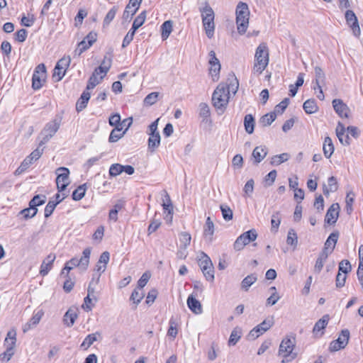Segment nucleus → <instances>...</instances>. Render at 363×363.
<instances>
[{
    "label": "nucleus",
    "mask_w": 363,
    "mask_h": 363,
    "mask_svg": "<svg viewBox=\"0 0 363 363\" xmlns=\"http://www.w3.org/2000/svg\"><path fill=\"white\" fill-rule=\"evenodd\" d=\"M210 74L211 75L213 81H217L218 79V75L220 70V65L216 62L215 64H210Z\"/></svg>",
    "instance_id": "3c124183"
},
{
    "label": "nucleus",
    "mask_w": 363,
    "mask_h": 363,
    "mask_svg": "<svg viewBox=\"0 0 363 363\" xmlns=\"http://www.w3.org/2000/svg\"><path fill=\"white\" fill-rule=\"evenodd\" d=\"M242 335V329L237 326L231 332L230 338L228 340L229 345H235L240 340Z\"/></svg>",
    "instance_id": "cd10ccee"
},
{
    "label": "nucleus",
    "mask_w": 363,
    "mask_h": 363,
    "mask_svg": "<svg viewBox=\"0 0 363 363\" xmlns=\"http://www.w3.org/2000/svg\"><path fill=\"white\" fill-rule=\"evenodd\" d=\"M349 339L350 331L347 329L342 330L338 338L330 343L329 350L333 352L344 349L347 345Z\"/></svg>",
    "instance_id": "6e6552de"
},
{
    "label": "nucleus",
    "mask_w": 363,
    "mask_h": 363,
    "mask_svg": "<svg viewBox=\"0 0 363 363\" xmlns=\"http://www.w3.org/2000/svg\"><path fill=\"white\" fill-rule=\"evenodd\" d=\"M135 31L136 30L131 28L128 32V33L126 34V35L125 36V38L123 40L122 47L123 48L127 47L130 43V42L133 40Z\"/></svg>",
    "instance_id": "69168bd1"
},
{
    "label": "nucleus",
    "mask_w": 363,
    "mask_h": 363,
    "mask_svg": "<svg viewBox=\"0 0 363 363\" xmlns=\"http://www.w3.org/2000/svg\"><path fill=\"white\" fill-rule=\"evenodd\" d=\"M267 155V149L264 146L256 147L253 151L252 156L254 159L255 164H259Z\"/></svg>",
    "instance_id": "a211bd4d"
},
{
    "label": "nucleus",
    "mask_w": 363,
    "mask_h": 363,
    "mask_svg": "<svg viewBox=\"0 0 363 363\" xmlns=\"http://www.w3.org/2000/svg\"><path fill=\"white\" fill-rule=\"evenodd\" d=\"M38 213L37 208H32L29 206L28 208H24L19 212V214L22 215L24 219L33 218Z\"/></svg>",
    "instance_id": "37998d69"
},
{
    "label": "nucleus",
    "mask_w": 363,
    "mask_h": 363,
    "mask_svg": "<svg viewBox=\"0 0 363 363\" xmlns=\"http://www.w3.org/2000/svg\"><path fill=\"white\" fill-rule=\"evenodd\" d=\"M89 99L90 93L87 91H84L76 104V110L80 112L84 109L87 106Z\"/></svg>",
    "instance_id": "aec40b11"
},
{
    "label": "nucleus",
    "mask_w": 363,
    "mask_h": 363,
    "mask_svg": "<svg viewBox=\"0 0 363 363\" xmlns=\"http://www.w3.org/2000/svg\"><path fill=\"white\" fill-rule=\"evenodd\" d=\"M203 276L205 277L206 279L208 281H213L214 280V267H205L201 268Z\"/></svg>",
    "instance_id": "6e6d98bb"
},
{
    "label": "nucleus",
    "mask_w": 363,
    "mask_h": 363,
    "mask_svg": "<svg viewBox=\"0 0 363 363\" xmlns=\"http://www.w3.org/2000/svg\"><path fill=\"white\" fill-rule=\"evenodd\" d=\"M264 333V330L257 325L250 331L247 338L249 340H255Z\"/></svg>",
    "instance_id": "ea45409f"
},
{
    "label": "nucleus",
    "mask_w": 363,
    "mask_h": 363,
    "mask_svg": "<svg viewBox=\"0 0 363 363\" xmlns=\"http://www.w3.org/2000/svg\"><path fill=\"white\" fill-rule=\"evenodd\" d=\"M315 83L316 86L323 84L325 79V75L323 70L318 66L315 67Z\"/></svg>",
    "instance_id": "a19ab883"
},
{
    "label": "nucleus",
    "mask_w": 363,
    "mask_h": 363,
    "mask_svg": "<svg viewBox=\"0 0 363 363\" xmlns=\"http://www.w3.org/2000/svg\"><path fill=\"white\" fill-rule=\"evenodd\" d=\"M150 278V274L147 272H145L138 281V289L141 290L148 282Z\"/></svg>",
    "instance_id": "680f3d73"
},
{
    "label": "nucleus",
    "mask_w": 363,
    "mask_h": 363,
    "mask_svg": "<svg viewBox=\"0 0 363 363\" xmlns=\"http://www.w3.org/2000/svg\"><path fill=\"white\" fill-rule=\"evenodd\" d=\"M255 118L251 114H247L244 118V126L245 131L252 134L254 132L255 128Z\"/></svg>",
    "instance_id": "c85d7f7f"
},
{
    "label": "nucleus",
    "mask_w": 363,
    "mask_h": 363,
    "mask_svg": "<svg viewBox=\"0 0 363 363\" xmlns=\"http://www.w3.org/2000/svg\"><path fill=\"white\" fill-rule=\"evenodd\" d=\"M123 172L122 164L116 163L111 165L109 174L111 177H116Z\"/></svg>",
    "instance_id": "bf43d9fd"
},
{
    "label": "nucleus",
    "mask_w": 363,
    "mask_h": 363,
    "mask_svg": "<svg viewBox=\"0 0 363 363\" xmlns=\"http://www.w3.org/2000/svg\"><path fill=\"white\" fill-rule=\"evenodd\" d=\"M56 258V256L53 253H50L47 256V257L43 261L41 266L40 274L42 276H45L48 274L49 271L51 269L52 267V264Z\"/></svg>",
    "instance_id": "4468645a"
},
{
    "label": "nucleus",
    "mask_w": 363,
    "mask_h": 363,
    "mask_svg": "<svg viewBox=\"0 0 363 363\" xmlns=\"http://www.w3.org/2000/svg\"><path fill=\"white\" fill-rule=\"evenodd\" d=\"M14 354V351L12 350V347L6 349V351L0 354V361L7 362Z\"/></svg>",
    "instance_id": "052dcab7"
},
{
    "label": "nucleus",
    "mask_w": 363,
    "mask_h": 363,
    "mask_svg": "<svg viewBox=\"0 0 363 363\" xmlns=\"http://www.w3.org/2000/svg\"><path fill=\"white\" fill-rule=\"evenodd\" d=\"M172 25L173 23L172 21H166L162 23L161 26V35L162 40L168 38L172 31Z\"/></svg>",
    "instance_id": "c756f323"
},
{
    "label": "nucleus",
    "mask_w": 363,
    "mask_h": 363,
    "mask_svg": "<svg viewBox=\"0 0 363 363\" xmlns=\"http://www.w3.org/2000/svg\"><path fill=\"white\" fill-rule=\"evenodd\" d=\"M144 297V294L143 291H139L138 289H134L130 296V301L133 302L136 306L140 303L141 300Z\"/></svg>",
    "instance_id": "4d7b16f0"
},
{
    "label": "nucleus",
    "mask_w": 363,
    "mask_h": 363,
    "mask_svg": "<svg viewBox=\"0 0 363 363\" xmlns=\"http://www.w3.org/2000/svg\"><path fill=\"white\" fill-rule=\"evenodd\" d=\"M214 233V224L210 217L206 218V224L203 227V235L208 238L209 240H212Z\"/></svg>",
    "instance_id": "bb28decb"
},
{
    "label": "nucleus",
    "mask_w": 363,
    "mask_h": 363,
    "mask_svg": "<svg viewBox=\"0 0 363 363\" xmlns=\"http://www.w3.org/2000/svg\"><path fill=\"white\" fill-rule=\"evenodd\" d=\"M111 62H112V55L110 54L109 57L107 61V65H101L99 67L95 69V70H97V72H99V74H103V75L101 76V79H104V77L106 76V74L110 69L111 66Z\"/></svg>",
    "instance_id": "58836bf2"
},
{
    "label": "nucleus",
    "mask_w": 363,
    "mask_h": 363,
    "mask_svg": "<svg viewBox=\"0 0 363 363\" xmlns=\"http://www.w3.org/2000/svg\"><path fill=\"white\" fill-rule=\"evenodd\" d=\"M286 242L288 245L296 247L298 244V237L294 229H290L288 232Z\"/></svg>",
    "instance_id": "a18cd8bd"
},
{
    "label": "nucleus",
    "mask_w": 363,
    "mask_h": 363,
    "mask_svg": "<svg viewBox=\"0 0 363 363\" xmlns=\"http://www.w3.org/2000/svg\"><path fill=\"white\" fill-rule=\"evenodd\" d=\"M257 238L255 229H251L241 234L235 241L233 247L236 251L242 250L245 245L255 241Z\"/></svg>",
    "instance_id": "423d86ee"
},
{
    "label": "nucleus",
    "mask_w": 363,
    "mask_h": 363,
    "mask_svg": "<svg viewBox=\"0 0 363 363\" xmlns=\"http://www.w3.org/2000/svg\"><path fill=\"white\" fill-rule=\"evenodd\" d=\"M43 315L44 312L43 310H39L38 311L34 313L30 320L23 327V333H26L32 328L36 326L39 323Z\"/></svg>",
    "instance_id": "2eb2a0df"
},
{
    "label": "nucleus",
    "mask_w": 363,
    "mask_h": 363,
    "mask_svg": "<svg viewBox=\"0 0 363 363\" xmlns=\"http://www.w3.org/2000/svg\"><path fill=\"white\" fill-rule=\"evenodd\" d=\"M228 84L225 86L226 91L228 94L232 92L233 94H235L239 87V82L235 74H233L228 79Z\"/></svg>",
    "instance_id": "393cba45"
},
{
    "label": "nucleus",
    "mask_w": 363,
    "mask_h": 363,
    "mask_svg": "<svg viewBox=\"0 0 363 363\" xmlns=\"http://www.w3.org/2000/svg\"><path fill=\"white\" fill-rule=\"evenodd\" d=\"M160 135L155 134V135H150L148 139V149L153 152L160 144Z\"/></svg>",
    "instance_id": "7c9ffc66"
},
{
    "label": "nucleus",
    "mask_w": 363,
    "mask_h": 363,
    "mask_svg": "<svg viewBox=\"0 0 363 363\" xmlns=\"http://www.w3.org/2000/svg\"><path fill=\"white\" fill-rule=\"evenodd\" d=\"M330 320L329 315H324L320 320H318L315 323L313 329V333L317 335L319 332L321 331L319 337L323 335V330L326 328Z\"/></svg>",
    "instance_id": "f3484780"
},
{
    "label": "nucleus",
    "mask_w": 363,
    "mask_h": 363,
    "mask_svg": "<svg viewBox=\"0 0 363 363\" xmlns=\"http://www.w3.org/2000/svg\"><path fill=\"white\" fill-rule=\"evenodd\" d=\"M345 128L342 123H338L336 128V135L340 143L343 145L348 146L350 144V139L348 135H345Z\"/></svg>",
    "instance_id": "dca6fc26"
},
{
    "label": "nucleus",
    "mask_w": 363,
    "mask_h": 363,
    "mask_svg": "<svg viewBox=\"0 0 363 363\" xmlns=\"http://www.w3.org/2000/svg\"><path fill=\"white\" fill-rule=\"evenodd\" d=\"M86 188V184H82L79 186L73 192H72V199L74 201H80L85 195Z\"/></svg>",
    "instance_id": "72a5a7b5"
},
{
    "label": "nucleus",
    "mask_w": 363,
    "mask_h": 363,
    "mask_svg": "<svg viewBox=\"0 0 363 363\" xmlns=\"http://www.w3.org/2000/svg\"><path fill=\"white\" fill-rule=\"evenodd\" d=\"M294 347L295 337L287 336L282 340L278 352L279 356L283 357L281 363L289 362L296 357V353L293 352Z\"/></svg>",
    "instance_id": "7ed1b4c3"
},
{
    "label": "nucleus",
    "mask_w": 363,
    "mask_h": 363,
    "mask_svg": "<svg viewBox=\"0 0 363 363\" xmlns=\"http://www.w3.org/2000/svg\"><path fill=\"white\" fill-rule=\"evenodd\" d=\"M16 343V331L14 329L9 330L7 333L6 337L4 340V346L6 348L12 347V350L14 351V347Z\"/></svg>",
    "instance_id": "b1692460"
},
{
    "label": "nucleus",
    "mask_w": 363,
    "mask_h": 363,
    "mask_svg": "<svg viewBox=\"0 0 363 363\" xmlns=\"http://www.w3.org/2000/svg\"><path fill=\"white\" fill-rule=\"evenodd\" d=\"M122 128L117 127L116 129H113L109 135L108 140L110 143H115L118 141L120 138H121L125 132L121 133Z\"/></svg>",
    "instance_id": "de8ad7c7"
},
{
    "label": "nucleus",
    "mask_w": 363,
    "mask_h": 363,
    "mask_svg": "<svg viewBox=\"0 0 363 363\" xmlns=\"http://www.w3.org/2000/svg\"><path fill=\"white\" fill-rule=\"evenodd\" d=\"M166 201L167 203L164 202L162 203L163 208L164 210V213L166 212L168 213L169 215H170V220H172V216H173V206L171 202L170 197L169 194L166 192L165 194Z\"/></svg>",
    "instance_id": "8fccbe9b"
},
{
    "label": "nucleus",
    "mask_w": 363,
    "mask_h": 363,
    "mask_svg": "<svg viewBox=\"0 0 363 363\" xmlns=\"http://www.w3.org/2000/svg\"><path fill=\"white\" fill-rule=\"evenodd\" d=\"M90 255L91 248L86 247L84 250L82 256L79 259L77 257H74L66 263L72 267V268L74 267L80 266L81 267H83L84 269H86L89 263Z\"/></svg>",
    "instance_id": "9b49d317"
},
{
    "label": "nucleus",
    "mask_w": 363,
    "mask_h": 363,
    "mask_svg": "<svg viewBox=\"0 0 363 363\" xmlns=\"http://www.w3.org/2000/svg\"><path fill=\"white\" fill-rule=\"evenodd\" d=\"M71 62V58L69 56H65L61 58L56 64V69H59V67L62 69L67 71Z\"/></svg>",
    "instance_id": "5fc2aeb1"
},
{
    "label": "nucleus",
    "mask_w": 363,
    "mask_h": 363,
    "mask_svg": "<svg viewBox=\"0 0 363 363\" xmlns=\"http://www.w3.org/2000/svg\"><path fill=\"white\" fill-rule=\"evenodd\" d=\"M303 110L308 114H312L318 111V107L313 99L306 100L303 105Z\"/></svg>",
    "instance_id": "a878e982"
},
{
    "label": "nucleus",
    "mask_w": 363,
    "mask_h": 363,
    "mask_svg": "<svg viewBox=\"0 0 363 363\" xmlns=\"http://www.w3.org/2000/svg\"><path fill=\"white\" fill-rule=\"evenodd\" d=\"M43 149L44 148L41 147L39 145L38 147L28 155V157L32 159L33 162L38 160L41 157L43 152Z\"/></svg>",
    "instance_id": "774afa93"
},
{
    "label": "nucleus",
    "mask_w": 363,
    "mask_h": 363,
    "mask_svg": "<svg viewBox=\"0 0 363 363\" xmlns=\"http://www.w3.org/2000/svg\"><path fill=\"white\" fill-rule=\"evenodd\" d=\"M257 279L256 274H252L247 276L241 283L242 289L245 291H248L250 286H251Z\"/></svg>",
    "instance_id": "473e14b6"
},
{
    "label": "nucleus",
    "mask_w": 363,
    "mask_h": 363,
    "mask_svg": "<svg viewBox=\"0 0 363 363\" xmlns=\"http://www.w3.org/2000/svg\"><path fill=\"white\" fill-rule=\"evenodd\" d=\"M57 174L56 178L57 188L59 192L64 191L69 184V170L67 167H61L56 169Z\"/></svg>",
    "instance_id": "0eeeda50"
},
{
    "label": "nucleus",
    "mask_w": 363,
    "mask_h": 363,
    "mask_svg": "<svg viewBox=\"0 0 363 363\" xmlns=\"http://www.w3.org/2000/svg\"><path fill=\"white\" fill-rule=\"evenodd\" d=\"M60 125V120L55 119L54 121L48 123L43 129V134L44 135L43 140L40 143V146L43 145L56 133Z\"/></svg>",
    "instance_id": "9d476101"
},
{
    "label": "nucleus",
    "mask_w": 363,
    "mask_h": 363,
    "mask_svg": "<svg viewBox=\"0 0 363 363\" xmlns=\"http://www.w3.org/2000/svg\"><path fill=\"white\" fill-rule=\"evenodd\" d=\"M289 156L287 153H282L278 155H275L272 158L271 164L273 165H279L282 162L287 161Z\"/></svg>",
    "instance_id": "603ef678"
},
{
    "label": "nucleus",
    "mask_w": 363,
    "mask_h": 363,
    "mask_svg": "<svg viewBox=\"0 0 363 363\" xmlns=\"http://www.w3.org/2000/svg\"><path fill=\"white\" fill-rule=\"evenodd\" d=\"M229 99L230 95L226 91L225 85L219 84L212 96L213 105L216 108L220 109L223 112L228 104Z\"/></svg>",
    "instance_id": "39448f33"
},
{
    "label": "nucleus",
    "mask_w": 363,
    "mask_h": 363,
    "mask_svg": "<svg viewBox=\"0 0 363 363\" xmlns=\"http://www.w3.org/2000/svg\"><path fill=\"white\" fill-rule=\"evenodd\" d=\"M118 7L113 6L106 14V16L104 18V25H109L110 23L113 21V19L115 18V16L117 13Z\"/></svg>",
    "instance_id": "13d9d810"
},
{
    "label": "nucleus",
    "mask_w": 363,
    "mask_h": 363,
    "mask_svg": "<svg viewBox=\"0 0 363 363\" xmlns=\"http://www.w3.org/2000/svg\"><path fill=\"white\" fill-rule=\"evenodd\" d=\"M33 161L28 156L26 157L24 160L21 162V165L16 169L14 174L15 175H20L23 172H24L31 164H33Z\"/></svg>",
    "instance_id": "f704fd0d"
},
{
    "label": "nucleus",
    "mask_w": 363,
    "mask_h": 363,
    "mask_svg": "<svg viewBox=\"0 0 363 363\" xmlns=\"http://www.w3.org/2000/svg\"><path fill=\"white\" fill-rule=\"evenodd\" d=\"M123 207V203L121 201L116 203L113 206V208L111 209L109 212L108 218L110 220L113 221H116L118 220V213L120 210H121Z\"/></svg>",
    "instance_id": "c03bdc74"
},
{
    "label": "nucleus",
    "mask_w": 363,
    "mask_h": 363,
    "mask_svg": "<svg viewBox=\"0 0 363 363\" xmlns=\"http://www.w3.org/2000/svg\"><path fill=\"white\" fill-rule=\"evenodd\" d=\"M199 265L200 268H203V267H213V263L210 259V257L205 254L204 252H202L201 255V257L199 260Z\"/></svg>",
    "instance_id": "49530a36"
},
{
    "label": "nucleus",
    "mask_w": 363,
    "mask_h": 363,
    "mask_svg": "<svg viewBox=\"0 0 363 363\" xmlns=\"http://www.w3.org/2000/svg\"><path fill=\"white\" fill-rule=\"evenodd\" d=\"M255 62L253 70L255 72L262 73L269 62L268 48L264 43L260 44L255 52Z\"/></svg>",
    "instance_id": "20e7f679"
},
{
    "label": "nucleus",
    "mask_w": 363,
    "mask_h": 363,
    "mask_svg": "<svg viewBox=\"0 0 363 363\" xmlns=\"http://www.w3.org/2000/svg\"><path fill=\"white\" fill-rule=\"evenodd\" d=\"M46 201V196L45 195H35L30 201L29 206L32 208H37L39 206L44 204Z\"/></svg>",
    "instance_id": "c9c22d12"
},
{
    "label": "nucleus",
    "mask_w": 363,
    "mask_h": 363,
    "mask_svg": "<svg viewBox=\"0 0 363 363\" xmlns=\"http://www.w3.org/2000/svg\"><path fill=\"white\" fill-rule=\"evenodd\" d=\"M199 115L206 118L210 116V108L207 104L201 103L199 105Z\"/></svg>",
    "instance_id": "e2e57ef3"
},
{
    "label": "nucleus",
    "mask_w": 363,
    "mask_h": 363,
    "mask_svg": "<svg viewBox=\"0 0 363 363\" xmlns=\"http://www.w3.org/2000/svg\"><path fill=\"white\" fill-rule=\"evenodd\" d=\"M204 6L199 9L201 13L202 23L208 38H213L215 30V14L213 9L207 1L204 2Z\"/></svg>",
    "instance_id": "f257e3e1"
},
{
    "label": "nucleus",
    "mask_w": 363,
    "mask_h": 363,
    "mask_svg": "<svg viewBox=\"0 0 363 363\" xmlns=\"http://www.w3.org/2000/svg\"><path fill=\"white\" fill-rule=\"evenodd\" d=\"M340 205L337 203H333L327 211L325 222L329 225L335 224L338 218Z\"/></svg>",
    "instance_id": "f8f14e48"
},
{
    "label": "nucleus",
    "mask_w": 363,
    "mask_h": 363,
    "mask_svg": "<svg viewBox=\"0 0 363 363\" xmlns=\"http://www.w3.org/2000/svg\"><path fill=\"white\" fill-rule=\"evenodd\" d=\"M333 106L340 117L348 118L349 108L341 99H334Z\"/></svg>",
    "instance_id": "ddd939ff"
},
{
    "label": "nucleus",
    "mask_w": 363,
    "mask_h": 363,
    "mask_svg": "<svg viewBox=\"0 0 363 363\" xmlns=\"http://www.w3.org/2000/svg\"><path fill=\"white\" fill-rule=\"evenodd\" d=\"M46 74V68L44 64H39L35 69L32 77V87L33 89H40L44 82Z\"/></svg>",
    "instance_id": "1a4fd4ad"
},
{
    "label": "nucleus",
    "mask_w": 363,
    "mask_h": 363,
    "mask_svg": "<svg viewBox=\"0 0 363 363\" xmlns=\"http://www.w3.org/2000/svg\"><path fill=\"white\" fill-rule=\"evenodd\" d=\"M191 235L186 232H182L179 234L180 248L186 249L191 242Z\"/></svg>",
    "instance_id": "79ce46f5"
},
{
    "label": "nucleus",
    "mask_w": 363,
    "mask_h": 363,
    "mask_svg": "<svg viewBox=\"0 0 363 363\" xmlns=\"http://www.w3.org/2000/svg\"><path fill=\"white\" fill-rule=\"evenodd\" d=\"M337 188L338 185L336 178L335 177H330L328 179V186L325 184L323 185V194L328 196L330 192L337 191Z\"/></svg>",
    "instance_id": "5701e85b"
},
{
    "label": "nucleus",
    "mask_w": 363,
    "mask_h": 363,
    "mask_svg": "<svg viewBox=\"0 0 363 363\" xmlns=\"http://www.w3.org/2000/svg\"><path fill=\"white\" fill-rule=\"evenodd\" d=\"M146 11L141 12L134 20L132 29L137 30L144 23L146 18Z\"/></svg>",
    "instance_id": "4c0bfd02"
},
{
    "label": "nucleus",
    "mask_w": 363,
    "mask_h": 363,
    "mask_svg": "<svg viewBox=\"0 0 363 363\" xmlns=\"http://www.w3.org/2000/svg\"><path fill=\"white\" fill-rule=\"evenodd\" d=\"M220 208L222 212V216L224 220H230L233 219V213L231 208L225 204H222L220 206Z\"/></svg>",
    "instance_id": "09e8293b"
},
{
    "label": "nucleus",
    "mask_w": 363,
    "mask_h": 363,
    "mask_svg": "<svg viewBox=\"0 0 363 363\" xmlns=\"http://www.w3.org/2000/svg\"><path fill=\"white\" fill-rule=\"evenodd\" d=\"M326 260H327L326 259H325L320 256H318V257L316 259L315 266H314V272L315 273L318 274L321 272V270L323 269V267L324 266V263L325 262Z\"/></svg>",
    "instance_id": "338daca9"
},
{
    "label": "nucleus",
    "mask_w": 363,
    "mask_h": 363,
    "mask_svg": "<svg viewBox=\"0 0 363 363\" xmlns=\"http://www.w3.org/2000/svg\"><path fill=\"white\" fill-rule=\"evenodd\" d=\"M277 115L274 112L267 113L261 117L259 123L264 127L270 125L275 121Z\"/></svg>",
    "instance_id": "2f4dec72"
},
{
    "label": "nucleus",
    "mask_w": 363,
    "mask_h": 363,
    "mask_svg": "<svg viewBox=\"0 0 363 363\" xmlns=\"http://www.w3.org/2000/svg\"><path fill=\"white\" fill-rule=\"evenodd\" d=\"M236 24L238 33L244 34L249 26L250 10L246 3L239 2L236 7Z\"/></svg>",
    "instance_id": "f03ea898"
},
{
    "label": "nucleus",
    "mask_w": 363,
    "mask_h": 363,
    "mask_svg": "<svg viewBox=\"0 0 363 363\" xmlns=\"http://www.w3.org/2000/svg\"><path fill=\"white\" fill-rule=\"evenodd\" d=\"M77 309L70 308L63 317V322L67 327H72L77 318Z\"/></svg>",
    "instance_id": "6ab92c4d"
},
{
    "label": "nucleus",
    "mask_w": 363,
    "mask_h": 363,
    "mask_svg": "<svg viewBox=\"0 0 363 363\" xmlns=\"http://www.w3.org/2000/svg\"><path fill=\"white\" fill-rule=\"evenodd\" d=\"M158 92H152L149 94L144 99V104L146 106H152L155 104L158 100Z\"/></svg>",
    "instance_id": "864d4df0"
},
{
    "label": "nucleus",
    "mask_w": 363,
    "mask_h": 363,
    "mask_svg": "<svg viewBox=\"0 0 363 363\" xmlns=\"http://www.w3.org/2000/svg\"><path fill=\"white\" fill-rule=\"evenodd\" d=\"M187 305L190 310L196 314L201 313L202 307L200 302L193 296H189L187 298Z\"/></svg>",
    "instance_id": "4be33fe9"
},
{
    "label": "nucleus",
    "mask_w": 363,
    "mask_h": 363,
    "mask_svg": "<svg viewBox=\"0 0 363 363\" xmlns=\"http://www.w3.org/2000/svg\"><path fill=\"white\" fill-rule=\"evenodd\" d=\"M99 335V333H92L88 335L81 345V347L84 350L88 349L95 341L97 340L96 335Z\"/></svg>",
    "instance_id": "e433bc0d"
},
{
    "label": "nucleus",
    "mask_w": 363,
    "mask_h": 363,
    "mask_svg": "<svg viewBox=\"0 0 363 363\" xmlns=\"http://www.w3.org/2000/svg\"><path fill=\"white\" fill-rule=\"evenodd\" d=\"M274 323V322L273 318H268L263 320L258 325L259 326V328H262L264 330V332H267L273 326Z\"/></svg>",
    "instance_id": "0e129e2a"
},
{
    "label": "nucleus",
    "mask_w": 363,
    "mask_h": 363,
    "mask_svg": "<svg viewBox=\"0 0 363 363\" xmlns=\"http://www.w3.org/2000/svg\"><path fill=\"white\" fill-rule=\"evenodd\" d=\"M334 150L335 147L332 139L328 136L325 137L323 145V150L325 157L328 159L330 158L333 154Z\"/></svg>",
    "instance_id": "412c9836"
}]
</instances>
